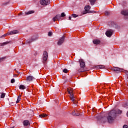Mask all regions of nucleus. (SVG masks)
Returning <instances> with one entry per match:
<instances>
[{
	"instance_id": "5701e85b",
	"label": "nucleus",
	"mask_w": 128,
	"mask_h": 128,
	"mask_svg": "<svg viewBox=\"0 0 128 128\" xmlns=\"http://www.w3.org/2000/svg\"><path fill=\"white\" fill-rule=\"evenodd\" d=\"M96 0H90V2L92 6H94V2H96Z\"/></svg>"
},
{
	"instance_id": "20e7f679",
	"label": "nucleus",
	"mask_w": 128,
	"mask_h": 128,
	"mask_svg": "<svg viewBox=\"0 0 128 128\" xmlns=\"http://www.w3.org/2000/svg\"><path fill=\"white\" fill-rule=\"evenodd\" d=\"M50 0H41L40 4L42 6H48V4H50Z\"/></svg>"
},
{
	"instance_id": "aec40b11",
	"label": "nucleus",
	"mask_w": 128,
	"mask_h": 128,
	"mask_svg": "<svg viewBox=\"0 0 128 128\" xmlns=\"http://www.w3.org/2000/svg\"><path fill=\"white\" fill-rule=\"evenodd\" d=\"M19 88L20 90H26V88L25 86L24 85H20L19 86Z\"/></svg>"
},
{
	"instance_id": "f8f14e48",
	"label": "nucleus",
	"mask_w": 128,
	"mask_h": 128,
	"mask_svg": "<svg viewBox=\"0 0 128 128\" xmlns=\"http://www.w3.org/2000/svg\"><path fill=\"white\" fill-rule=\"evenodd\" d=\"M18 34V30H14L12 31L8 32V34H10V36L12 34Z\"/></svg>"
},
{
	"instance_id": "9b49d317",
	"label": "nucleus",
	"mask_w": 128,
	"mask_h": 128,
	"mask_svg": "<svg viewBox=\"0 0 128 128\" xmlns=\"http://www.w3.org/2000/svg\"><path fill=\"white\" fill-rule=\"evenodd\" d=\"M122 14L124 16H128V10H123L121 12Z\"/></svg>"
},
{
	"instance_id": "7ed1b4c3",
	"label": "nucleus",
	"mask_w": 128,
	"mask_h": 128,
	"mask_svg": "<svg viewBox=\"0 0 128 128\" xmlns=\"http://www.w3.org/2000/svg\"><path fill=\"white\" fill-rule=\"evenodd\" d=\"M48 54L46 51H44L42 56V62L43 64H46V60H48Z\"/></svg>"
},
{
	"instance_id": "412c9836",
	"label": "nucleus",
	"mask_w": 128,
	"mask_h": 128,
	"mask_svg": "<svg viewBox=\"0 0 128 128\" xmlns=\"http://www.w3.org/2000/svg\"><path fill=\"white\" fill-rule=\"evenodd\" d=\"M4 96H6V94L0 93V98H4Z\"/></svg>"
},
{
	"instance_id": "a878e982",
	"label": "nucleus",
	"mask_w": 128,
	"mask_h": 128,
	"mask_svg": "<svg viewBox=\"0 0 128 128\" xmlns=\"http://www.w3.org/2000/svg\"><path fill=\"white\" fill-rule=\"evenodd\" d=\"M8 44V42H4L3 43H0V46H6V44Z\"/></svg>"
},
{
	"instance_id": "7c9ffc66",
	"label": "nucleus",
	"mask_w": 128,
	"mask_h": 128,
	"mask_svg": "<svg viewBox=\"0 0 128 128\" xmlns=\"http://www.w3.org/2000/svg\"><path fill=\"white\" fill-rule=\"evenodd\" d=\"M34 42V40H32V41L30 40H27L26 41V44H30V42Z\"/></svg>"
},
{
	"instance_id": "1a4fd4ad",
	"label": "nucleus",
	"mask_w": 128,
	"mask_h": 128,
	"mask_svg": "<svg viewBox=\"0 0 128 128\" xmlns=\"http://www.w3.org/2000/svg\"><path fill=\"white\" fill-rule=\"evenodd\" d=\"M84 10L86 13L88 14H90V6H86L84 8Z\"/></svg>"
},
{
	"instance_id": "4be33fe9",
	"label": "nucleus",
	"mask_w": 128,
	"mask_h": 128,
	"mask_svg": "<svg viewBox=\"0 0 128 128\" xmlns=\"http://www.w3.org/2000/svg\"><path fill=\"white\" fill-rule=\"evenodd\" d=\"M123 106L126 108H128V101H127L126 103L123 104Z\"/></svg>"
},
{
	"instance_id": "a211bd4d",
	"label": "nucleus",
	"mask_w": 128,
	"mask_h": 128,
	"mask_svg": "<svg viewBox=\"0 0 128 128\" xmlns=\"http://www.w3.org/2000/svg\"><path fill=\"white\" fill-rule=\"evenodd\" d=\"M20 98H22V95H19L18 97L17 100L16 101V104H18V102H20V100H22Z\"/></svg>"
},
{
	"instance_id": "f03ea898",
	"label": "nucleus",
	"mask_w": 128,
	"mask_h": 128,
	"mask_svg": "<svg viewBox=\"0 0 128 128\" xmlns=\"http://www.w3.org/2000/svg\"><path fill=\"white\" fill-rule=\"evenodd\" d=\"M67 90L68 94H70V99L74 104H76L78 102L76 101V100L74 99V90L72 89V88H67Z\"/></svg>"
},
{
	"instance_id": "423d86ee",
	"label": "nucleus",
	"mask_w": 128,
	"mask_h": 128,
	"mask_svg": "<svg viewBox=\"0 0 128 128\" xmlns=\"http://www.w3.org/2000/svg\"><path fill=\"white\" fill-rule=\"evenodd\" d=\"M64 36H63L58 40V46H60V44H64Z\"/></svg>"
},
{
	"instance_id": "dca6fc26",
	"label": "nucleus",
	"mask_w": 128,
	"mask_h": 128,
	"mask_svg": "<svg viewBox=\"0 0 128 128\" xmlns=\"http://www.w3.org/2000/svg\"><path fill=\"white\" fill-rule=\"evenodd\" d=\"M72 116H80V113L74 110L72 112Z\"/></svg>"
},
{
	"instance_id": "b1692460",
	"label": "nucleus",
	"mask_w": 128,
	"mask_h": 128,
	"mask_svg": "<svg viewBox=\"0 0 128 128\" xmlns=\"http://www.w3.org/2000/svg\"><path fill=\"white\" fill-rule=\"evenodd\" d=\"M34 12L31 10V11H28V12H26V14L28 15V14H34Z\"/></svg>"
},
{
	"instance_id": "c756f323",
	"label": "nucleus",
	"mask_w": 128,
	"mask_h": 128,
	"mask_svg": "<svg viewBox=\"0 0 128 128\" xmlns=\"http://www.w3.org/2000/svg\"><path fill=\"white\" fill-rule=\"evenodd\" d=\"M68 69H64L63 70V72H64L65 74H68Z\"/></svg>"
},
{
	"instance_id": "bb28decb",
	"label": "nucleus",
	"mask_w": 128,
	"mask_h": 128,
	"mask_svg": "<svg viewBox=\"0 0 128 128\" xmlns=\"http://www.w3.org/2000/svg\"><path fill=\"white\" fill-rule=\"evenodd\" d=\"M62 18H64V16H66V14H64V12H62L61 14V16Z\"/></svg>"
},
{
	"instance_id": "f257e3e1",
	"label": "nucleus",
	"mask_w": 128,
	"mask_h": 128,
	"mask_svg": "<svg viewBox=\"0 0 128 128\" xmlns=\"http://www.w3.org/2000/svg\"><path fill=\"white\" fill-rule=\"evenodd\" d=\"M118 114H122V111L120 110L116 111V110H113L108 113V116H107V120L109 124H112V122H114Z\"/></svg>"
},
{
	"instance_id": "6ab92c4d",
	"label": "nucleus",
	"mask_w": 128,
	"mask_h": 128,
	"mask_svg": "<svg viewBox=\"0 0 128 128\" xmlns=\"http://www.w3.org/2000/svg\"><path fill=\"white\" fill-rule=\"evenodd\" d=\"M96 68H100V69L104 68V66L102 65H98L96 66Z\"/></svg>"
},
{
	"instance_id": "6e6552de",
	"label": "nucleus",
	"mask_w": 128,
	"mask_h": 128,
	"mask_svg": "<svg viewBox=\"0 0 128 128\" xmlns=\"http://www.w3.org/2000/svg\"><path fill=\"white\" fill-rule=\"evenodd\" d=\"M112 70L114 72H122V69H120V68L118 67H114L112 68Z\"/></svg>"
},
{
	"instance_id": "473e14b6",
	"label": "nucleus",
	"mask_w": 128,
	"mask_h": 128,
	"mask_svg": "<svg viewBox=\"0 0 128 128\" xmlns=\"http://www.w3.org/2000/svg\"><path fill=\"white\" fill-rule=\"evenodd\" d=\"M10 36V34H8V32L6 34H4V35H3V36Z\"/></svg>"
},
{
	"instance_id": "9d476101",
	"label": "nucleus",
	"mask_w": 128,
	"mask_h": 128,
	"mask_svg": "<svg viewBox=\"0 0 128 128\" xmlns=\"http://www.w3.org/2000/svg\"><path fill=\"white\" fill-rule=\"evenodd\" d=\"M106 36H107L108 38H110L112 36V30H108L106 33Z\"/></svg>"
},
{
	"instance_id": "ddd939ff",
	"label": "nucleus",
	"mask_w": 128,
	"mask_h": 128,
	"mask_svg": "<svg viewBox=\"0 0 128 128\" xmlns=\"http://www.w3.org/2000/svg\"><path fill=\"white\" fill-rule=\"evenodd\" d=\"M34 78L32 76H28L26 78V82H32Z\"/></svg>"
},
{
	"instance_id": "2eb2a0df",
	"label": "nucleus",
	"mask_w": 128,
	"mask_h": 128,
	"mask_svg": "<svg viewBox=\"0 0 128 128\" xmlns=\"http://www.w3.org/2000/svg\"><path fill=\"white\" fill-rule=\"evenodd\" d=\"M86 70L84 69V67H80V68L78 70V72H84Z\"/></svg>"
},
{
	"instance_id": "72a5a7b5",
	"label": "nucleus",
	"mask_w": 128,
	"mask_h": 128,
	"mask_svg": "<svg viewBox=\"0 0 128 128\" xmlns=\"http://www.w3.org/2000/svg\"><path fill=\"white\" fill-rule=\"evenodd\" d=\"M123 128H128V125H124V126H123Z\"/></svg>"
},
{
	"instance_id": "e433bc0d",
	"label": "nucleus",
	"mask_w": 128,
	"mask_h": 128,
	"mask_svg": "<svg viewBox=\"0 0 128 128\" xmlns=\"http://www.w3.org/2000/svg\"><path fill=\"white\" fill-rule=\"evenodd\" d=\"M4 60V58H0V60Z\"/></svg>"
},
{
	"instance_id": "393cba45",
	"label": "nucleus",
	"mask_w": 128,
	"mask_h": 128,
	"mask_svg": "<svg viewBox=\"0 0 128 128\" xmlns=\"http://www.w3.org/2000/svg\"><path fill=\"white\" fill-rule=\"evenodd\" d=\"M46 116H48L46 114H43L40 115V118H46Z\"/></svg>"
},
{
	"instance_id": "4468645a",
	"label": "nucleus",
	"mask_w": 128,
	"mask_h": 128,
	"mask_svg": "<svg viewBox=\"0 0 128 128\" xmlns=\"http://www.w3.org/2000/svg\"><path fill=\"white\" fill-rule=\"evenodd\" d=\"M23 124L24 126H30V121L28 120H24L23 122Z\"/></svg>"
},
{
	"instance_id": "4c0bfd02",
	"label": "nucleus",
	"mask_w": 128,
	"mask_h": 128,
	"mask_svg": "<svg viewBox=\"0 0 128 128\" xmlns=\"http://www.w3.org/2000/svg\"><path fill=\"white\" fill-rule=\"evenodd\" d=\"M21 14H22V13H20V14H18V16H21Z\"/></svg>"
},
{
	"instance_id": "f704fd0d",
	"label": "nucleus",
	"mask_w": 128,
	"mask_h": 128,
	"mask_svg": "<svg viewBox=\"0 0 128 128\" xmlns=\"http://www.w3.org/2000/svg\"><path fill=\"white\" fill-rule=\"evenodd\" d=\"M108 12H105V14H106V16H108Z\"/></svg>"
},
{
	"instance_id": "c85d7f7f",
	"label": "nucleus",
	"mask_w": 128,
	"mask_h": 128,
	"mask_svg": "<svg viewBox=\"0 0 128 128\" xmlns=\"http://www.w3.org/2000/svg\"><path fill=\"white\" fill-rule=\"evenodd\" d=\"M48 36H52V32H48Z\"/></svg>"
},
{
	"instance_id": "cd10ccee",
	"label": "nucleus",
	"mask_w": 128,
	"mask_h": 128,
	"mask_svg": "<svg viewBox=\"0 0 128 128\" xmlns=\"http://www.w3.org/2000/svg\"><path fill=\"white\" fill-rule=\"evenodd\" d=\"M72 18H78V16L76 14H72Z\"/></svg>"
},
{
	"instance_id": "39448f33",
	"label": "nucleus",
	"mask_w": 128,
	"mask_h": 128,
	"mask_svg": "<svg viewBox=\"0 0 128 128\" xmlns=\"http://www.w3.org/2000/svg\"><path fill=\"white\" fill-rule=\"evenodd\" d=\"M62 20V16L60 14H57L52 18V20H54V22H56V20Z\"/></svg>"
},
{
	"instance_id": "c9c22d12",
	"label": "nucleus",
	"mask_w": 128,
	"mask_h": 128,
	"mask_svg": "<svg viewBox=\"0 0 128 128\" xmlns=\"http://www.w3.org/2000/svg\"><path fill=\"white\" fill-rule=\"evenodd\" d=\"M68 20H72V16H70L68 17Z\"/></svg>"
},
{
	"instance_id": "0eeeda50",
	"label": "nucleus",
	"mask_w": 128,
	"mask_h": 128,
	"mask_svg": "<svg viewBox=\"0 0 128 128\" xmlns=\"http://www.w3.org/2000/svg\"><path fill=\"white\" fill-rule=\"evenodd\" d=\"M79 62L80 64V67L86 68V64L82 59L79 60Z\"/></svg>"
},
{
	"instance_id": "f3484780",
	"label": "nucleus",
	"mask_w": 128,
	"mask_h": 128,
	"mask_svg": "<svg viewBox=\"0 0 128 128\" xmlns=\"http://www.w3.org/2000/svg\"><path fill=\"white\" fill-rule=\"evenodd\" d=\"M93 44H100V41L99 40H93Z\"/></svg>"
},
{
	"instance_id": "2f4dec72",
	"label": "nucleus",
	"mask_w": 128,
	"mask_h": 128,
	"mask_svg": "<svg viewBox=\"0 0 128 128\" xmlns=\"http://www.w3.org/2000/svg\"><path fill=\"white\" fill-rule=\"evenodd\" d=\"M10 82L11 84H14L16 82V80H14V79H12Z\"/></svg>"
}]
</instances>
